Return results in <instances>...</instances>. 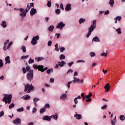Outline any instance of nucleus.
Instances as JSON below:
<instances>
[{"instance_id":"obj_5","label":"nucleus","mask_w":125,"mask_h":125,"mask_svg":"<svg viewBox=\"0 0 125 125\" xmlns=\"http://www.w3.org/2000/svg\"><path fill=\"white\" fill-rule=\"evenodd\" d=\"M39 40H40V36H39V35L34 37L31 41V44L33 45H36V44L38 43V41H39Z\"/></svg>"},{"instance_id":"obj_23","label":"nucleus","mask_w":125,"mask_h":125,"mask_svg":"<svg viewBox=\"0 0 125 125\" xmlns=\"http://www.w3.org/2000/svg\"><path fill=\"white\" fill-rule=\"evenodd\" d=\"M73 79H74V81H71L72 82V83H75L77 82L79 83V82H80L79 79H78L76 77H74Z\"/></svg>"},{"instance_id":"obj_60","label":"nucleus","mask_w":125,"mask_h":125,"mask_svg":"<svg viewBox=\"0 0 125 125\" xmlns=\"http://www.w3.org/2000/svg\"><path fill=\"white\" fill-rule=\"evenodd\" d=\"M4 115V112H3V111H2L0 112V117H2Z\"/></svg>"},{"instance_id":"obj_30","label":"nucleus","mask_w":125,"mask_h":125,"mask_svg":"<svg viewBox=\"0 0 125 125\" xmlns=\"http://www.w3.org/2000/svg\"><path fill=\"white\" fill-rule=\"evenodd\" d=\"M85 22V19L81 18L79 20V23L82 24V23H84Z\"/></svg>"},{"instance_id":"obj_18","label":"nucleus","mask_w":125,"mask_h":125,"mask_svg":"<svg viewBox=\"0 0 125 125\" xmlns=\"http://www.w3.org/2000/svg\"><path fill=\"white\" fill-rule=\"evenodd\" d=\"M1 26H2L3 28H6V27H7V25H6V21H2V23H1Z\"/></svg>"},{"instance_id":"obj_51","label":"nucleus","mask_w":125,"mask_h":125,"mask_svg":"<svg viewBox=\"0 0 125 125\" xmlns=\"http://www.w3.org/2000/svg\"><path fill=\"white\" fill-rule=\"evenodd\" d=\"M22 71L23 74H26L27 73V69L25 67H22Z\"/></svg>"},{"instance_id":"obj_48","label":"nucleus","mask_w":125,"mask_h":125,"mask_svg":"<svg viewBox=\"0 0 125 125\" xmlns=\"http://www.w3.org/2000/svg\"><path fill=\"white\" fill-rule=\"evenodd\" d=\"M101 56H103L104 57H107V53L103 52V53L101 54Z\"/></svg>"},{"instance_id":"obj_14","label":"nucleus","mask_w":125,"mask_h":125,"mask_svg":"<svg viewBox=\"0 0 125 125\" xmlns=\"http://www.w3.org/2000/svg\"><path fill=\"white\" fill-rule=\"evenodd\" d=\"M39 100H40V99L38 98H34L33 99L34 104H35L36 107L38 106V104H37V102H38V101H39Z\"/></svg>"},{"instance_id":"obj_19","label":"nucleus","mask_w":125,"mask_h":125,"mask_svg":"<svg viewBox=\"0 0 125 125\" xmlns=\"http://www.w3.org/2000/svg\"><path fill=\"white\" fill-rule=\"evenodd\" d=\"M38 69L39 71H41L42 73H43V65H38Z\"/></svg>"},{"instance_id":"obj_59","label":"nucleus","mask_w":125,"mask_h":125,"mask_svg":"<svg viewBox=\"0 0 125 125\" xmlns=\"http://www.w3.org/2000/svg\"><path fill=\"white\" fill-rule=\"evenodd\" d=\"M74 101L75 104H78L79 103V102L78 101V99L76 98L74 99Z\"/></svg>"},{"instance_id":"obj_39","label":"nucleus","mask_w":125,"mask_h":125,"mask_svg":"<svg viewBox=\"0 0 125 125\" xmlns=\"http://www.w3.org/2000/svg\"><path fill=\"white\" fill-rule=\"evenodd\" d=\"M17 112H23L24 111V108L21 107L17 109Z\"/></svg>"},{"instance_id":"obj_49","label":"nucleus","mask_w":125,"mask_h":125,"mask_svg":"<svg viewBox=\"0 0 125 125\" xmlns=\"http://www.w3.org/2000/svg\"><path fill=\"white\" fill-rule=\"evenodd\" d=\"M29 57V55L22 56L21 57V59H27Z\"/></svg>"},{"instance_id":"obj_58","label":"nucleus","mask_w":125,"mask_h":125,"mask_svg":"<svg viewBox=\"0 0 125 125\" xmlns=\"http://www.w3.org/2000/svg\"><path fill=\"white\" fill-rule=\"evenodd\" d=\"M3 66V62H2V60H0V67Z\"/></svg>"},{"instance_id":"obj_35","label":"nucleus","mask_w":125,"mask_h":125,"mask_svg":"<svg viewBox=\"0 0 125 125\" xmlns=\"http://www.w3.org/2000/svg\"><path fill=\"white\" fill-rule=\"evenodd\" d=\"M55 50H56V51H59V48H58V43H56L55 45Z\"/></svg>"},{"instance_id":"obj_2","label":"nucleus","mask_w":125,"mask_h":125,"mask_svg":"<svg viewBox=\"0 0 125 125\" xmlns=\"http://www.w3.org/2000/svg\"><path fill=\"white\" fill-rule=\"evenodd\" d=\"M4 97L2 101L5 102V104H10L11 103V99L12 98V94H4Z\"/></svg>"},{"instance_id":"obj_21","label":"nucleus","mask_w":125,"mask_h":125,"mask_svg":"<svg viewBox=\"0 0 125 125\" xmlns=\"http://www.w3.org/2000/svg\"><path fill=\"white\" fill-rule=\"evenodd\" d=\"M74 117H75L76 118V119H77V120H81L82 119V115L78 114V113H77V114L75 115Z\"/></svg>"},{"instance_id":"obj_57","label":"nucleus","mask_w":125,"mask_h":125,"mask_svg":"<svg viewBox=\"0 0 125 125\" xmlns=\"http://www.w3.org/2000/svg\"><path fill=\"white\" fill-rule=\"evenodd\" d=\"M37 112V108L36 107H34L32 110V113L33 114H35Z\"/></svg>"},{"instance_id":"obj_29","label":"nucleus","mask_w":125,"mask_h":125,"mask_svg":"<svg viewBox=\"0 0 125 125\" xmlns=\"http://www.w3.org/2000/svg\"><path fill=\"white\" fill-rule=\"evenodd\" d=\"M30 9H31V6H30L29 5V4H28V5H27L26 9L25 10V13H27L28 12V11H29V10H30Z\"/></svg>"},{"instance_id":"obj_31","label":"nucleus","mask_w":125,"mask_h":125,"mask_svg":"<svg viewBox=\"0 0 125 125\" xmlns=\"http://www.w3.org/2000/svg\"><path fill=\"white\" fill-rule=\"evenodd\" d=\"M24 100H29V99H31V96H29V95H26L24 97Z\"/></svg>"},{"instance_id":"obj_38","label":"nucleus","mask_w":125,"mask_h":125,"mask_svg":"<svg viewBox=\"0 0 125 125\" xmlns=\"http://www.w3.org/2000/svg\"><path fill=\"white\" fill-rule=\"evenodd\" d=\"M107 107H108V105H107V104H105L102 106L101 109L102 110H106V109H107Z\"/></svg>"},{"instance_id":"obj_34","label":"nucleus","mask_w":125,"mask_h":125,"mask_svg":"<svg viewBox=\"0 0 125 125\" xmlns=\"http://www.w3.org/2000/svg\"><path fill=\"white\" fill-rule=\"evenodd\" d=\"M15 106V104H14V103H12L9 106V109H12V108H14Z\"/></svg>"},{"instance_id":"obj_43","label":"nucleus","mask_w":125,"mask_h":125,"mask_svg":"<svg viewBox=\"0 0 125 125\" xmlns=\"http://www.w3.org/2000/svg\"><path fill=\"white\" fill-rule=\"evenodd\" d=\"M12 42H11L9 43L8 46H7V48H6V49H9V47H10V46H11V45H12Z\"/></svg>"},{"instance_id":"obj_55","label":"nucleus","mask_w":125,"mask_h":125,"mask_svg":"<svg viewBox=\"0 0 125 125\" xmlns=\"http://www.w3.org/2000/svg\"><path fill=\"white\" fill-rule=\"evenodd\" d=\"M52 44V42L51 41H49L48 42V46H51Z\"/></svg>"},{"instance_id":"obj_36","label":"nucleus","mask_w":125,"mask_h":125,"mask_svg":"<svg viewBox=\"0 0 125 125\" xmlns=\"http://www.w3.org/2000/svg\"><path fill=\"white\" fill-rule=\"evenodd\" d=\"M43 108H44V109H47V108H50V105H49V104H46L43 107Z\"/></svg>"},{"instance_id":"obj_4","label":"nucleus","mask_w":125,"mask_h":125,"mask_svg":"<svg viewBox=\"0 0 125 125\" xmlns=\"http://www.w3.org/2000/svg\"><path fill=\"white\" fill-rule=\"evenodd\" d=\"M34 78V70L33 69H30L26 74V79L27 81L29 82H32Z\"/></svg>"},{"instance_id":"obj_40","label":"nucleus","mask_w":125,"mask_h":125,"mask_svg":"<svg viewBox=\"0 0 125 125\" xmlns=\"http://www.w3.org/2000/svg\"><path fill=\"white\" fill-rule=\"evenodd\" d=\"M51 72H53V69L51 68L50 69H48L47 70V74H48V75H49V74H50Z\"/></svg>"},{"instance_id":"obj_54","label":"nucleus","mask_w":125,"mask_h":125,"mask_svg":"<svg viewBox=\"0 0 125 125\" xmlns=\"http://www.w3.org/2000/svg\"><path fill=\"white\" fill-rule=\"evenodd\" d=\"M64 4H63V3H61V4H60V7L61 8H62V10H64Z\"/></svg>"},{"instance_id":"obj_3","label":"nucleus","mask_w":125,"mask_h":125,"mask_svg":"<svg viewBox=\"0 0 125 125\" xmlns=\"http://www.w3.org/2000/svg\"><path fill=\"white\" fill-rule=\"evenodd\" d=\"M25 89L24 92H26V93H30L31 91H33V90H35V87L34 86L29 84L28 83H27L26 85H25Z\"/></svg>"},{"instance_id":"obj_8","label":"nucleus","mask_w":125,"mask_h":125,"mask_svg":"<svg viewBox=\"0 0 125 125\" xmlns=\"http://www.w3.org/2000/svg\"><path fill=\"white\" fill-rule=\"evenodd\" d=\"M104 88L106 92H109L110 89H111V86H110L109 83L105 84L104 86Z\"/></svg>"},{"instance_id":"obj_22","label":"nucleus","mask_w":125,"mask_h":125,"mask_svg":"<svg viewBox=\"0 0 125 125\" xmlns=\"http://www.w3.org/2000/svg\"><path fill=\"white\" fill-rule=\"evenodd\" d=\"M65 98H67V94H63L60 97V99H62V100H63L65 99Z\"/></svg>"},{"instance_id":"obj_11","label":"nucleus","mask_w":125,"mask_h":125,"mask_svg":"<svg viewBox=\"0 0 125 125\" xmlns=\"http://www.w3.org/2000/svg\"><path fill=\"white\" fill-rule=\"evenodd\" d=\"M36 12H37V9L33 8L30 11V15L31 16H33V15L36 14Z\"/></svg>"},{"instance_id":"obj_25","label":"nucleus","mask_w":125,"mask_h":125,"mask_svg":"<svg viewBox=\"0 0 125 125\" xmlns=\"http://www.w3.org/2000/svg\"><path fill=\"white\" fill-rule=\"evenodd\" d=\"M93 41H94V42H100V40H99V38H98V37L96 36L94 38H93Z\"/></svg>"},{"instance_id":"obj_61","label":"nucleus","mask_w":125,"mask_h":125,"mask_svg":"<svg viewBox=\"0 0 125 125\" xmlns=\"http://www.w3.org/2000/svg\"><path fill=\"white\" fill-rule=\"evenodd\" d=\"M109 13H110V11H109V10H106L104 12V15H108V14H109Z\"/></svg>"},{"instance_id":"obj_64","label":"nucleus","mask_w":125,"mask_h":125,"mask_svg":"<svg viewBox=\"0 0 125 125\" xmlns=\"http://www.w3.org/2000/svg\"><path fill=\"white\" fill-rule=\"evenodd\" d=\"M73 64H74V62H72L68 63V65L69 66V67H72V65H73Z\"/></svg>"},{"instance_id":"obj_52","label":"nucleus","mask_w":125,"mask_h":125,"mask_svg":"<svg viewBox=\"0 0 125 125\" xmlns=\"http://www.w3.org/2000/svg\"><path fill=\"white\" fill-rule=\"evenodd\" d=\"M72 83H73L72 81L68 82L67 84H66V86H67L68 88H70V84H71Z\"/></svg>"},{"instance_id":"obj_32","label":"nucleus","mask_w":125,"mask_h":125,"mask_svg":"<svg viewBox=\"0 0 125 125\" xmlns=\"http://www.w3.org/2000/svg\"><path fill=\"white\" fill-rule=\"evenodd\" d=\"M21 49H22L23 52H24V53H25L27 51L26 50V47L24 45H22L21 46Z\"/></svg>"},{"instance_id":"obj_9","label":"nucleus","mask_w":125,"mask_h":125,"mask_svg":"<svg viewBox=\"0 0 125 125\" xmlns=\"http://www.w3.org/2000/svg\"><path fill=\"white\" fill-rule=\"evenodd\" d=\"M52 118V117L51 116H48L47 115H46L45 116H43L42 117V120H43L44 121H48V122H49L50 121H51Z\"/></svg>"},{"instance_id":"obj_45","label":"nucleus","mask_w":125,"mask_h":125,"mask_svg":"<svg viewBox=\"0 0 125 125\" xmlns=\"http://www.w3.org/2000/svg\"><path fill=\"white\" fill-rule=\"evenodd\" d=\"M91 96H92V93L90 92L88 95L86 96V98H90Z\"/></svg>"},{"instance_id":"obj_41","label":"nucleus","mask_w":125,"mask_h":125,"mask_svg":"<svg viewBox=\"0 0 125 125\" xmlns=\"http://www.w3.org/2000/svg\"><path fill=\"white\" fill-rule=\"evenodd\" d=\"M55 12L56 14H58V15H59V14H60V13H61V11H60V9H57V10H56Z\"/></svg>"},{"instance_id":"obj_26","label":"nucleus","mask_w":125,"mask_h":125,"mask_svg":"<svg viewBox=\"0 0 125 125\" xmlns=\"http://www.w3.org/2000/svg\"><path fill=\"white\" fill-rule=\"evenodd\" d=\"M115 3V1L114 0H110L109 2V4L111 5V7H113V5Z\"/></svg>"},{"instance_id":"obj_47","label":"nucleus","mask_w":125,"mask_h":125,"mask_svg":"<svg viewBox=\"0 0 125 125\" xmlns=\"http://www.w3.org/2000/svg\"><path fill=\"white\" fill-rule=\"evenodd\" d=\"M26 13L25 12L21 13L20 15L21 16V17H25L26 16Z\"/></svg>"},{"instance_id":"obj_17","label":"nucleus","mask_w":125,"mask_h":125,"mask_svg":"<svg viewBox=\"0 0 125 125\" xmlns=\"http://www.w3.org/2000/svg\"><path fill=\"white\" fill-rule=\"evenodd\" d=\"M54 30V26L53 25H50L48 28V30L49 32H52Z\"/></svg>"},{"instance_id":"obj_33","label":"nucleus","mask_w":125,"mask_h":125,"mask_svg":"<svg viewBox=\"0 0 125 125\" xmlns=\"http://www.w3.org/2000/svg\"><path fill=\"white\" fill-rule=\"evenodd\" d=\"M65 58H66V57L63 54L61 55L60 56V60H63V59H65Z\"/></svg>"},{"instance_id":"obj_63","label":"nucleus","mask_w":125,"mask_h":125,"mask_svg":"<svg viewBox=\"0 0 125 125\" xmlns=\"http://www.w3.org/2000/svg\"><path fill=\"white\" fill-rule=\"evenodd\" d=\"M73 71L71 69H70L68 70L67 74H69V73H73Z\"/></svg>"},{"instance_id":"obj_24","label":"nucleus","mask_w":125,"mask_h":125,"mask_svg":"<svg viewBox=\"0 0 125 125\" xmlns=\"http://www.w3.org/2000/svg\"><path fill=\"white\" fill-rule=\"evenodd\" d=\"M52 117L56 121H57V119H58V114L57 113H55V115H52Z\"/></svg>"},{"instance_id":"obj_7","label":"nucleus","mask_w":125,"mask_h":125,"mask_svg":"<svg viewBox=\"0 0 125 125\" xmlns=\"http://www.w3.org/2000/svg\"><path fill=\"white\" fill-rule=\"evenodd\" d=\"M13 123L15 125H21V119H20V118H16L15 120H14L13 121Z\"/></svg>"},{"instance_id":"obj_27","label":"nucleus","mask_w":125,"mask_h":125,"mask_svg":"<svg viewBox=\"0 0 125 125\" xmlns=\"http://www.w3.org/2000/svg\"><path fill=\"white\" fill-rule=\"evenodd\" d=\"M116 123H117V119H116V116L115 117V118L111 120V125H115Z\"/></svg>"},{"instance_id":"obj_1","label":"nucleus","mask_w":125,"mask_h":125,"mask_svg":"<svg viewBox=\"0 0 125 125\" xmlns=\"http://www.w3.org/2000/svg\"><path fill=\"white\" fill-rule=\"evenodd\" d=\"M95 28H96V21L94 20L93 21V24L88 28V32L86 36L87 38H89L90 35H91V33L93 32Z\"/></svg>"},{"instance_id":"obj_50","label":"nucleus","mask_w":125,"mask_h":125,"mask_svg":"<svg viewBox=\"0 0 125 125\" xmlns=\"http://www.w3.org/2000/svg\"><path fill=\"white\" fill-rule=\"evenodd\" d=\"M33 67L35 70L39 69V65L38 66L37 64H34Z\"/></svg>"},{"instance_id":"obj_46","label":"nucleus","mask_w":125,"mask_h":125,"mask_svg":"<svg viewBox=\"0 0 125 125\" xmlns=\"http://www.w3.org/2000/svg\"><path fill=\"white\" fill-rule=\"evenodd\" d=\"M116 32H117L118 34H122V31H121V28H119L118 29H116Z\"/></svg>"},{"instance_id":"obj_53","label":"nucleus","mask_w":125,"mask_h":125,"mask_svg":"<svg viewBox=\"0 0 125 125\" xmlns=\"http://www.w3.org/2000/svg\"><path fill=\"white\" fill-rule=\"evenodd\" d=\"M47 5L48 7H50L51 6V2L50 1H47Z\"/></svg>"},{"instance_id":"obj_62","label":"nucleus","mask_w":125,"mask_h":125,"mask_svg":"<svg viewBox=\"0 0 125 125\" xmlns=\"http://www.w3.org/2000/svg\"><path fill=\"white\" fill-rule=\"evenodd\" d=\"M26 71H27V72H29V71H30V66L29 65H27L26 67Z\"/></svg>"},{"instance_id":"obj_56","label":"nucleus","mask_w":125,"mask_h":125,"mask_svg":"<svg viewBox=\"0 0 125 125\" xmlns=\"http://www.w3.org/2000/svg\"><path fill=\"white\" fill-rule=\"evenodd\" d=\"M61 52H63L65 50V47H62L60 48Z\"/></svg>"},{"instance_id":"obj_15","label":"nucleus","mask_w":125,"mask_h":125,"mask_svg":"<svg viewBox=\"0 0 125 125\" xmlns=\"http://www.w3.org/2000/svg\"><path fill=\"white\" fill-rule=\"evenodd\" d=\"M9 42V40H7L5 42H4V45L3 48V50L5 51L6 50V45L8 44V43Z\"/></svg>"},{"instance_id":"obj_6","label":"nucleus","mask_w":125,"mask_h":125,"mask_svg":"<svg viewBox=\"0 0 125 125\" xmlns=\"http://www.w3.org/2000/svg\"><path fill=\"white\" fill-rule=\"evenodd\" d=\"M64 27H65V23H63L62 21H61L57 25L56 28L62 30Z\"/></svg>"},{"instance_id":"obj_20","label":"nucleus","mask_w":125,"mask_h":125,"mask_svg":"<svg viewBox=\"0 0 125 125\" xmlns=\"http://www.w3.org/2000/svg\"><path fill=\"white\" fill-rule=\"evenodd\" d=\"M58 64L60 67H63V66H64V64H66V62H65L62 61L61 62H59Z\"/></svg>"},{"instance_id":"obj_10","label":"nucleus","mask_w":125,"mask_h":125,"mask_svg":"<svg viewBox=\"0 0 125 125\" xmlns=\"http://www.w3.org/2000/svg\"><path fill=\"white\" fill-rule=\"evenodd\" d=\"M65 10L66 11H70V10H71V4H67L66 7H65Z\"/></svg>"},{"instance_id":"obj_44","label":"nucleus","mask_w":125,"mask_h":125,"mask_svg":"<svg viewBox=\"0 0 125 125\" xmlns=\"http://www.w3.org/2000/svg\"><path fill=\"white\" fill-rule=\"evenodd\" d=\"M120 119L121 120V121H125V116L124 115H121L120 116Z\"/></svg>"},{"instance_id":"obj_28","label":"nucleus","mask_w":125,"mask_h":125,"mask_svg":"<svg viewBox=\"0 0 125 125\" xmlns=\"http://www.w3.org/2000/svg\"><path fill=\"white\" fill-rule=\"evenodd\" d=\"M45 109H44V107H42V108L40 109V114H43V113H44V112H45Z\"/></svg>"},{"instance_id":"obj_42","label":"nucleus","mask_w":125,"mask_h":125,"mask_svg":"<svg viewBox=\"0 0 125 125\" xmlns=\"http://www.w3.org/2000/svg\"><path fill=\"white\" fill-rule=\"evenodd\" d=\"M34 59H32L31 58L29 59V60L28 61L29 64H32V63H34Z\"/></svg>"},{"instance_id":"obj_16","label":"nucleus","mask_w":125,"mask_h":125,"mask_svg":"<svg viewBox=\"0 0 125 125\" xmlns=\"http://www.w3.org/2000/svg\"><path fill=\"white\" fill-rule=\"evenodd\" d=\"M44 58H42V57H36L35 58V60H36V61L37 62H40V61H42V60H44Z\"/></svg>"},{"instance_id":"obj_37","label":"nucleus","mask_w":125,"mask_h":125,"mask_svg":"<svg viewBox=\"0 0 125 125\" xmlns=\"http://www.w3.org/2000/svg\"><path fill=\"white\" fill-rule=\"evenodd\" d=\"M89 54H90L91 57H94V56H95L96 55L95 53L92 52H90Z\"/></svg>"},{"instance_id":"obj_13","label":"nucleus","mask_w":125,"mask_h":125,"mask_svg":"<svg viewBox=\"0 0 125 125\" xmlns=\"http://www.w3.org/2000/svg\"><path fill=\"white\" fill-rule=\"evenodd\" d=\"M5 61H6V64H10V57H9V56H7L5 58Z\"/></svg>"},{"instance_id":"obj_12","label":"nucleus","mask_w":125,"mask_h":125,"mask_svg":"<svg viewBox=\"0 0 125 125\" xmlns=\"http://www.w3.org/2000/svg\"><path fill=\"white\" fill-rule=\"evenodd\" d=\"M114 20L115 24H117L118 23V21H121V20H122V17L117 16L114 19Z\"/></svg>"}]
</instances>
